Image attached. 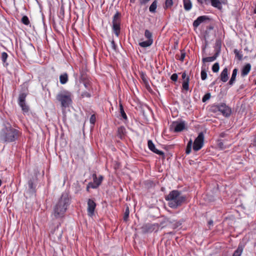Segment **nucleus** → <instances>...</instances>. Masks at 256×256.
<instances>
[{
	"label": "nucleus",
	"instance_id": "obj_1",
	"mask_svg": "<svg viewBox=\"0 0 256 256\" xmlns=\"http://www.w3.org/2000/svg\"><path fill=\"white\" fill-rule=\"evenodd\" d=\"M71 202L70 197L68 192H62L54 206L52 215L56 219L64 216L65 213Z\"/></svg>",
	"mask_w": 256,
	"mask_h": 256
},
{
	"label": "nucleus",
	"instance_id": "obj_2",
	"mask_svg": "<svg viewBox=\"0 0 256 256\" xmlns=\"http://www.w3.org/2000/svg\"><path fill=\"white\" fill-rule=\"evenodd\" d=\"M20 132L13 128L8 122H4L0 130V139L6 142H12L18 140Z\"/></svg>",
	"mask_w": 256,
	"mask_h": 256
},
{
	"label": "nucleus",
	"instance_id": "obj_3",
	"mask_svg": "<svg viewBox=\"0 0 256 256\" xmlns=\"http://www.w3.org/2000/svg\"><path fill=\"white\" fill-rule=\"evenodd\" d=\"M168 202V206L172 208H177L184 203L186 200V196L183 194L180 191L173 190L166 198Z\"/></svg>",
	"mask_w": 256,
	"mask_h": 256
},
{
	"label": "nucleus",
	"instance_id": "obj_4",
	"mask_svg": "<svg viewBox=\"0 0 256 256\" xmlns=\"http://www.w3.org/2000/svg\"><path fill=\"white\" fill-rule=\"evenodd\" d=\"M72 94L70 92L64 90L58 92L56 96L62 108H68L72 102Z\"/></svg>",
	"mask_w": 256,
	"mask_h": 256
},
{
	"label": "nucleus",
	"instance_id": "obj_5",
	"mask_svg": "<svg viewBox=\"0 0 256 256\" xmlns=\"http://www.w3.org/2000/svg\"><path fill=\"white\" fill-rule=\"evenodd\" d=\"M120 14L118 12H116L112 18V29L116 36H118L120 31Z\"/></svg>",
	"mask_w": 256,
	"mask_h": 256
},
{
	"label": "nucleus",
	"instance_id": "obj_6",
	"mask_svg": "<svg viewBox=\"0 0 256 256\" xmlns=\"http://www.w3.org/2000/svg\"><path fill=\"white\" fill-rule=\"evenodd\" d=\"M186 128V124L184 121L173 122L170 126V131L178 132L182 131Z\"/></svg>",
	"mask_w": 256,
	"mask_h": 256
},
{
	"label": "nucleus",
	"instance_id": "obj_7",
	"mask_svg": "<svg viewBox=\"0 0 256 256\" xmlns=\"http://www.w3.org/2000/svg\"><path fill=\"white\" fill-rule=\"evenodd\" d=\"M204 135L200 132L194 142L193 150L196 152L200 150L204 146Z\"/></svg>",
	"mask_w": 256,
	"mask_h": 256
},
{
	"label": "nucleus",
	"instance_id": "obj_8",
	"mask_svg": "<svg viewBox=\"0 0 256 256\" xmlns=\"http://www.w3.org/2000/svg\"><path fill=\"white\" fill-rule=\"evenodd\" d=\"M218 110L224 116L228 117L232 113L231 108L224 103H221L216 106Z\"/></svg>",
	"mask_w": 256,
	"mask_h": 256
},
{
	"label": "nucleus",
	"instance_id": "obj_9",
	"mask_svg": "<svg viewBox=\"0 0 256 256\" xmlns=\"http://www.w3.org/2000/svg\"><path fill=\"white\" fill-rule=\"evenodd\" d=\"M26 94L25 93H20L18 96V104L22 108L24 112H28L29 108L25 102Z\"/></svg>",
	"mask_w": 256,
	"mask_h": 256
},
{
	"label": "nucleus",
	"instance_id": "obj_10",
	"mask_svg": "<svg viewBox=\"0 0 256 256\" xmlns=\"http://www.w3.org/2000/svg\"><path fill=\"white\" fill-rule=\"evenodd\" d=\"M92 178L94 182H90L88 184V186L87 187V190H88L89 187H90L92 188H96L98 187L100 185L102 180L104 178L102 176H100L98 178H97L96 174H92Z\"/></svg>",
	"mask_w": 256,
	"mask_h": 256
},
{
	"label": "nucleus",
	"instance_id": "obj_11",
	"mask_svg": "<svg viewBox=\"0 0 256 256\" xmlns=\"http://www.w3.org/2000/svg\"><path fill=\"white\" fill-rule=\"evenodd\" d=\"M96 207V204L92 199L89 198L88 200V214L90 216H92L94 214V210Z\"/></svg>",
	"mask_w": 256,
	"mask_h": 256
},
{
	"label": "nucleus",
	"instance_id": "obj_12",
	"mask_svg": "<svg viewBox=\"0 0 256 256\" xmlns=\"http://www.w3.org/2000/svg\"><path fill=\"white\" fill-rule=\"evenodd\" d=\"M148 148L153 152L158 154L160 156H164V152L162 151L159 150L156 148L155 145L154 144L152 140H148Z\"/></svg>",
	"mask_w": 256,
	"mask_h": 256
},
{
	"label": "nucleus",
	"instance_id": "obj_13",
	"mask_svg": "<svg viewBox=\"0 0 256 256\" xmlns=\"http://www.w3.org/2000/svg\"><path fill=\"white\" fill-rule=\"evenodd\" d=\"M220 47H219L218 48H217L216 50V52L212 56H209V57H206L202 59V62L204 64L206 62H212L215 60L217 57L219 56L220 53Z\"/></svg>",
	"mask_w": 256,
	"mask_h": 256
},
{
	"label": "nucleus",
	"instance_id": "obj_14",
	"mask_svg": "<svg viewBox=\"0 0 256 256\" xmlns=\"http://www.w3.org/2000/svg\"><path fill=\"white\" fill-rule=\"evenodd\" d=\"M209 18L207 16H202L198 17L193 22V26L194 28L198 27L200 24L203 22L204 20H208Z\"/></svg>",
	"mask_w": 256,
	"mask_h": 256
},
{
	"label": "nucleus",
	"instance_id": "obj_15",
	"mask_svg": "<svg viewBox=\"0 0 256 256\" xmlns=\"http://www.w3.org/2000/svg\"><path fill=\"white\" fill-rule=\"evenodd\" d=\"M28 192L31 194H34L36 192V184L34 180L30 179L28 182Z\"/></svg>",
	"mask_w": 256,
	"mask_h": 256
},
{
	"label": "nucleus",
	"instance_id": "obj_16",
	"mask_svg": "<svg viewBox=\"0 0 256 256\" xmlns=\"http://www.w3.org/2000/svg\"><path fill=\"white\" fill-rule=\"evenodd\" d=\"M59 226H58L53 231H52L50 232L51 236H54V238H56V237L59 240L60 239L62 236V230H58Z\"/></svg>",
	"mask_w": 256,
	"mask_h": 256
},
{
	"label": "nucleus",
	"instance_id": "obj_17",
	"mask_svg": "<svg viewBox=\"0 0 256 256\" xmlns=\"http://www.w3.org/2000/svg\"><path fill=\"white\" fill-rule=\"evenodd\" d=\"M244 248V244L241 242L240 243L238 248L234 250L232 256H241Z\"/></svg>",
	"mask_w": 256,
	"mask_h": 256
},
{
	"label": "nucleus",
	"instance_id": "obj_18",
	"mask_svg": "<svg viewBox=\"0 0 256 256\" xmlns=\"http://www.w3.org/2000/svg\"><path fill=\"white\" fill-rule=\"evenodd\" d=\"M251 69V65L250 64H246L242 70L241 76L242 77H244L250 72Z\"/></svg>",
	"mask_w": 256,
	"mask_h": 256
},
{
	"label": "nucleus",
	"instance_id": "obj_19",
	"mask_svg": "<svg viewBox=\"0 0 256 256\" xmlns=\"http://www.w3.org/2000/svg\"><path fill=\"white\" fill-rule=\"evenodd\" d=\"M225 0H212L211 4L214 8L220 10L222 8V4L224 3Z\"/></svg>",
	"mask_w": 256,
	"mask_h": 256
},
{
	"label": "nucleus",
	"instance_id": "obj_20",
	"mask_svg": "<svg viewBox=\"0 0 256 256\" xmlns=\"http://www.w3.org/2000/svg\"><path fill=\"white\" fill-rule=\"evenodd\" d=\"M118 136L121 140H122L126 133V130L124 126H121L119 127L118 129Z\"/></svg>",
	"mask_w": 256,
	"mask_h": 256
},
{
	"label": "nucleus",
	"instance_id": "obj_21",
	"mask_svg": "<svg viewBox=\"0 0 256 256\" xmlns=\"http://www.w3.org/2000/svg\"><path fill=\"white\" fill-rule=\"evenodd\" d=\"M220 80L223 82H226L228 80V68H224L220 74Z\"/></svg>",
	"mask_w": 256,
	"mask_h": 256
},
{
	"label": "nucleus",
	"instance_id": "obj_22",
	"mask_svg": "<svg viewBox=\"0 0 256 256\" xmlns=\"http://www.w3.org/2000/svg\"><path fill=\"white\" fill-rule=\"evenodd\" d=\"M238 71V70L237 68H234L233 70L232 77L228 83V84H230V86L233 85L234 84V83L236 78V76L237 75Z\"/></svg>",
	"mask_w": 256,
	"mask_h": 256
},
{
	"label": "nucleus",
	"instance_id": "obj_23",
	"mask_svg": "<svg viewBox=\"0 0 256 256\" xmlns=\"http://www.w3.org/2000/svg\"><path fill=\"white\" fill-rule=\"evenodd\" d=\"M153 40H147L139 43V45L142 48H146L150 46L153 43Z\"/></svg>",
	"mask_w": 256,
	"mask_h": 256
},
{
	"label": "nucleus",
	"instance_id": "obj_24",
	"mask_svg": "<svg viewBox=\"0 0 256 256\" xmlns=\"http://www.w3.org/2000/svg\"><path fill=\"white\" fill-rule=\"evenodd\" d=\"M184 9L189 11L192 8V4L190 0H183Z\"/></svg>",
	"mask_w": 256,
	"mask_h": 256
},
{
	"label": "nucleus",
	"instance_id": "obj_25",
	"mask_svg": "<svg viewBox=\"0 0 256 256\" xmlns=\"http://www.w3.org/2000/svg\"><path fill=\"white\" fill-rule=\"evenodd\" d=\"M201 78L202 80H206L207 78V74L206 71V66L205 64H204L202 66V70H201Z\"/></svg>",
	"mask_w": 256,
	"mask_h": 256
},
{
	"label": "nucleus",
	"instance_id": "obj_26",
	"mask_svg": "<svg viewBox=\"0 0 256 256\" xmlns=\"http://www.w3.org/2000/svg\"><path fill=\"white\" fill-rule=\"evenodd\" d=\"M60 84H64L68 81V75L66 73H64L60 76Z\"/></svg>",
	"mask_w": 256,
	"mask_h": 256
},
{
	"label": "nucleus",
	"instance_id": "obj_27",
	"mask_svg": "<svg viewBox=\"0 0 256 256\" xmlns=\"http://www.w3.org/2000/svg\"><path fill=\"white\" fill-rule=\"evenodd\" d=\"M158 0H154L149 8V10L152 13H154L157 8Z\"/></svg>",
	"mask_w": 256,
	"mask_h": 256
},
{
	"label": "nucleus",
	"instance_id": "obj_28",
	"mask_svg": "<svg viewBox=\"0 0 256 256\" xmlns=\"http://www.w3.org/2000/svg\"><path fill=\"white\" fill-rule=\"evenodd\" d=\"M120 116L122 118H123V119L126 121L128 120V118L126 116V114L125 113L124 111V109L123 108V106L122 104H120Z\"/></svg>",
	"mask_w": 256,
	"mask_h": 256
},
{
	"label": "nucleus",
	"instance_id": "obj_29",
	"mask_svg": "<svg viewBox=\"0 0 256 256\" xmlns=\"http://www.w3.org/2000/svg\"><path fill=\"white\" fill-rule=\"evenodd\" d=\"M189 80L190 78L188 76L182 82V88L186 91L189 89Z\"/></svg>",
	"mask_w": 256,
	"mask_h": 256
},
{
	"label": "nucleus",
	"instance_id": "obj_30",
	"mask_svg": "<svg viewBox=\"0 0 256 256\" xmlns=\"http://www.w3.org/2000/svg\"><path fill=\"white\" fill-rule=\"evenodd\" d=\"M173 0H166L164 6V9L166 10L170 8L173 5Z\"/></svg>",
	"mask_w": 256,
	"mask_h": 256
},
{
	"label": "nucleus",
	"instance_id": "obj_31",
	"mask_svg": "<svg viewBox=\"0 0 256 256\" xmlns=\"http://www.w3.org/2000/svg\"><path fill=\"white\" fill-rule=\"evenodd\" d=\"M144 35L147 40H153L152 32H150L149 30H146Z\"/></svg>",
	"mask_w": 256,
	"mask_h": 256
},
{
	"label": "nucleus",
	"instance_id": "obj_32",
	"mask_svg": "<svg viewBox=\"0 0 256 256\" xmlns=\"http://www.w3.org/2000/svg\"><path fill=\"white\" fill-rule=\"evenodd\" d=\"M8 57V55L6 52H2V56H1L2 60L4 62V64H6V66L8 65V64L6 62Z\"/></svg>",
	"mask_w": 256,
	"mask_h": 256
},
{
	"label": "nucleus",
	"instance_id": "obj_33",
	"mask_svg": "<svg viewBox=\"0 0 256 256\" xmlns=\"http://www.w3.org/2000/svg\"><path fill=\"white\" fill-rule=\"evenodd\" d=\"M88 76L85 73V72L84 70H82L80 72V82L88 80Z\"/></svg>",
	"mask_w": 256,
	"mask_h": 256
},
{
	"label": "nucleus",
	"instance_id": "obj_34",
	"mask_svg": "<svg viewBox=\"0 0 256 256\" xmlns=\"http://www.w3.org/2000/svg\"><path fill=\"white\" fill-rule=\"evenodd\" d=\"M129 214H130L129 208L128 206H126L125 212H124V218H123L124 221L126 222L128 220V216H129Z\"/></svg>",
	"mask_w": 256,
	"mask_h": 256
},
{
	"label": "nucleus",
	"instance_id": "obj_35",
	"mask_svg": "<svg viewBox=\"0 0 256 256\" xmlns=\"http://www.w3.org/2000/svg\"><path fill=\"white\" fill-rule=\"evenodd\" d=\"M154 225L151 224H148L144 226V228L146 229L147 232H152L154 230Z\"/></svg>",
	"mask_w": 256,
	"mask_h": 256
},
{
	"label": "nucleus",
	"instance_id": "obj_36",
	"mask_svg": "<svg viewBox=\"0 0 256 256\" xmlns=\"http://www.w3.org/2000/svg\"><path fill=\"white\" fill-rule=\"evenodd\" d=\"M220 68L219 64L218 62L215 63L212 66V70L214 72H218Z\"/></svg>",
	"mask_w": 256,
	"mask_h": 256
},
{
	"label": "nucleus",
	"instance_id": "obj_37",
	"mask_svg": "<svg viewBox=\"0 0 256 256\" xmlns=\"http://www.w3.org/2000/svg\"><path fill=\"white\" fill-rule=\"evenodd\" d=\"M22 22L25 25H28L30 24L28 18L27 16H23L22 18Z\"/></svg>",
	"mask_w": 256,
	"mask_h": 256
},
{
	"label": "nucleus",
	"instance_id": "obj_38",
	"mask_svg": "<svg viewBox=\"0 0 256 256\" xmlns=\"http://www.w3.org/2000/svg\"><path fill=\"white\" fill-rule=\"evenodd\" d=\"M176 56H178V59L181 62H183L184 60V58L186 56V53L184 51L182 50L180 56H179L178 54Z\"/></svg>",
	"mask_w": 256,
	"mask_h": 256
},
{
	"label": "nucleus",
	"instance_id": "obj_39",
	"mask_svg": "<svg viewBox=\"0 0 256 256\" xmlns=\"http://www.w3.org/2000/svg\"><path fill=\"white\" fill-rule=\"evenodd\" d=\"M91 96V94L88 92H84L81 94L80 97L82 98H89Z\"/></svg>",
	"mask_w": 256,
	"mask_h": 256
},
{
	"label": "nucleus",
	"instance_id": "obj_40",
	"mask_svg": "<svg viewBox=\"0 0 256 256\" xmlns=\"http://www.w3.org/2000/svg\"><path fill=\"white\" fill-rule=\"evenodd\" d=\"M210 98V93H207L206 94L204 95L202 98V101L203 102H206Z\"/></svg>",
	"mask_w": 256,
	"mask_h": 256
},
{
	"label": "nucleus",
	"instance_id": "obj_41",
	"mask_svg": "<svg viewBox=\"0 0 256 256\" xmlns=\"http://www.w3.org/2000/svg\"><path fill=\"white\" fill-rule=\"evenodd\" d=\"M90 123L92 124V125L94 124L96 121V116L94 114H93L91 116L90 118Z\"/></svg>",
	"mask_w": 256,
	"mask_h": 256
},
{
	"label": "nucleus",
	"instance_id": "obj_42",
	"mask_svg": "<svg viewBox=\"0 0 256 256\" xmlns=\"http://www.w3.org/2000/svg\"><path fill=\"white\" fill-rule=\"evenodd\" d=\"M141 78L146 84H148V80L146 78V76L144 73L142 74Z\"/></svg>",
	"mask_w": 256,
	"mask_h": 256
},
{
	"label": "nucleus",
	"instance_id": "obj_43",
	"mask_svg": "<svg viewBox=\"0 0 256 256\" xmlns=\"http://www.w3.org/2000/svg\"><path fill=\"white\" fill-rule=\"evenodd\" d=\"M234 52L238 59L239 60H242V54H240L237 50H234Z\"/></svg>",
	"mask_w": 256,
	"mask_h": 256
},
{
	"label": "nucleus",
	"instance_id": "obj_44",
	"mask_svg": "<svg viewBox=\"0 0 256 256\" xmlns=\"http://www.w3.org/2000/svg\"><path fill=\"white\" fill-rule=\"evenodd\" d=\"M82 82L83 83L84 87L86 88H88L90 87V82L89 80H84V81H82L81 82Z\"/></svg>",
	"mask_w": 256,
	"mask_h": 256
},
{
	"label": "nucleus",
	"instance_id": "obj_45",
	"mask_svg": "<svg viewBox=\"0 0 256 256\" xmlns=\"http://www.w3.org/2000/svg\"><path fill=\"white\" fill-rule=\"evenodd\" d=\"M178 74H173L171 76L170 79L174 82H176L178 80Z\"/></svg>",
	"mask_w": 256,
	"mask_h": 256
},
{
	"label": "nucleus",
	"instance_id": "obj_46",
	"mask_svg": "<svg viewBox=\"0 0 256 256\" xmlns=\"http://www.w3.org/2000/svg\"><path fill=\"white\" fill-rule=\"evenodd\" d=\"M218 146L221 149H224L226 148V146H224L223 142L221 140H218Z\"/></svg>",
	"mask_w": 256,
	"mask_h": 256
},
{
	"label": "nucleus",
	"instance_id": "obj_47",
	"mask_svg": "<svg viewBox=\"0 0 256 256\" xmlns=\"http://www.w3.org/2000/svg\"><path fill=\"white\" fill-rule=\"evenodd\" d=\"M111 46H112V48L114 50L116 51V44H115V42H114V40H112V42H111Z\"/></svg>",
	"mask_w": 256,
	"mask_h": 256
},
{
	"label": "nucleus",
	"instance_id": "obj_48",
	"mask_svg": "<svg viewBox=\"0 0 256 256\" xmlns=\"http://www.w3.org/2000/svg\"><path fill=\"white\" fill-rule=\"evenodd\" d=\"M150 0H139L140 5H144L147 4Z\"/></svg>",
	"mask_w": 256,
	"mask_h": 256
},
{
	"label": "nucleus",
	"instance_id": "obj_49",
	"mask_svg": "<svg viewBox=\"0 0 256 256\" xmlns=\"http://www.w3.org/2000/svg\"><path fill=\"white\" fill-rule=\"evenodd\" d=\"M191 150H192V148L186 146V153L187 154H190V152H191Z\"/></svg>",
	"mask_w": 256,
	"mask_h": 256
},
{
	"label": "nucleus",
	"instance_id": "obj_50",
	"mask_svg": "<svg viewBox=\"0 0 256 256\" xmlns=\"http://www.w3.org/2000/svg\"><path fill=\"white\" fill-rule=\"evenodd\" d=\"M192 140H189V142H188L186 146L192 148Z\"/></svg>",
	"mask_w": 256,
	"mask_h": 256
},
{
	"label": "nucleus",
	"instance_id": "obj_51",
	"mask_svg": "<svg viewBox=\"0 0 256 256\" xmlns=\"http://www.w3.org/2000/svg\"><path fill=\"white\" fill-rule=\"evenodd\" d=\"M212 0H204V3L206 4H208L211 3Z\"/></svg>",
	"mask_w": 256,
	"mask_h": 256
},
{
	"label": "nucleus",
	"instance_id": "obj_52",
	"mask_svg": "<svg viewBox=\"0 0 256 256\" xmlns=\"http://www.w3.org/2000/svg\"><path fill=\"white\" fill-rule=\"evenodd\" d=\"M182 78L184 80L187 77H186V74L185 72L182 74Z\"/></svg>",
	"mask_w": 256,
	"mask_h": 256
},
{
	"label": "nucleus",
	"instance_id": "obj_53",
	"mask_svg": "<svg viewBox=\"0 0 256 256\" xmlns=\"http://www.w3.org/2000/svg\"><path fill=\"white\" fill-rule=\"evenodd\" d=\"M226 136V134L224 133V132H222L220 134V136L222 137V138H224V137Z\"/></svg>",
	"mask_w": 256,
	"mask_h": 256
},
{
	"label": "nucleus",
	"instance_id": "obj_54",
	"mask_svg": "<svg viewBox=\"0 0 256 256\" xmlns=\"http://www.w3.org/2000/svg\"><path fill=\"white\" fill-rule=\"evenodd\" d=\"M208 225H210V226L212 225V224H213V221H212V220H210L208 222Z\"/></svg>",
	"mask_w": 256,
	"mask_h": 256
},
{
	"label": "nucleus",
	"instance_id": "obj_55",
	"mask_svg": "<svg viewBox=\"0 0 256 256\" xmlns=\"http://www.w3.org/2000/svg\"><path fill=\"white\" fill-rule=\"evenodd\" d=\"M198 2H199L200 4H202L204 3V0H197Z\"/></svg>",
	"mask_w": 256,
	"mask_h": 256
},
{
	"label": "nucleus",
	"instance_id": "obj_56",
	"mask_svg": "<svg viewBox=\"0 0 256 256\" xmlns=\"http://www.w3.org/2000/svg\"><path fill=\"white\" fill-rule=\"evenodd\" d=\"M131 3H134L136 0H130Z\"/></svg>",
	"mask_w": 256,
	"mask_h": 256
},
{
	"label": "nucleus",
	"instance_id": "obj_57",
	"mask_svg": "<svg viewBox=\"0 0 256 256\" xmlns=\"http://www.w3.org/2000/svg\"><path fill=\"white\" fill-rule=\"evenodd\" d=\"M244 88V86H243V85L240 86V89H242V88Z\"/></svg>",
	"mask_w": 256,
	"mask_h": 256
},
{
	"label": "nucleus",
	"instance_id": "obj_58",
	"mask_svg": "<svg viewBox=\"0 0 256 256\" xmlns=\"http://www.w3.org/2000/svg\"><path fill=\"white\" fill-rule=\"evenodd\" d=\"M215 84H216V82H212L211 84H212V86H214Z\"/></svg>",
	"mask_w": 256,
	"mask_h": 256
},
{
	"label": "nucleus",
	"instance_id": "obj_59",
	"mask_svg": "<svg viewBox=\"0 0 256 256\" xmlns=\"http://www.w3.org/2000/svg\"><path fill=\"white\" fill-rule=\"evenodd\" d=\"M216 45L218 46V41H216Z\"/></svg>",
	"mask_w": 256,
	"mask_h": 256
},
{
	"label": "nucleus",
	"instance_id": "obj_60",
	"mask_svg": "<svg viewBox=\"0 0 256 256\" xmlns=\"http://www.w3.org/2000/svg\"><path fill=\"white\" fill-rule=\"evenodd\" d=\"M255 84H256V82H255Z\"/></svg>",
	"mask_w": 256,
	"mask_h": 256
}]
</instances>
